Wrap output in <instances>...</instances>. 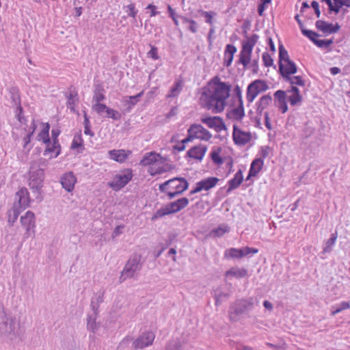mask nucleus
I'll list each match as a JSON object with an SVG mask.
<instances>
[{"label": "nucleus", "mask_w": 350, "mask_h": 350, "mask_svg": "<svg viewBox=\"0 0 350 350\" xmlns=\"http://www.w3.org/2000/svg\"><path fill=\"white\" fill-rule=\"evenodd\" d=\"M231 85L221 81L218 77H213L207 87L202 88L200 98L202 107L214 113L222 112L227 105L230 96Z\"/></svg>", "instance_id": "obj_1"}, {"label": "nucleus", "mask_w": 350, "mask_h": 350, "mask_svg": "<svg viewBox=\"0 0 350 350\" xmlns=\"http://www.w3.org/2000/svg\"><path fill=\"white\" fill-rule=\"evenodd\" d=\"M257 300L254 297L237 299L229 307L228 317L230 321L233 323L239 321L241 315L252 310Z\"/></svg>", "instance_id": "obj_2"}, {"label": "nucleus", "mask_w": 350, "mask_h": 350, "mask_svg": "<svg viewBox=\"0 0 350 350\" xmlns=\"http://www.w3.org/2000/svg\"><path fill=\"white\" fill-rule=\"evenodd\" d=\"M46 161L42 158L33 161L30 164L29 186L33 191L38 193L42 187L44 173L42 166H46Z\"/></svg>", "instance_id": "obj_3"}, {"label": "nucleus", "mask_w": 350, "mask_h": 350, "mask_svg": "<svg viewBox=\"0 0 350 350\" xmlns=\"http://www.w3.org/2000/svg\"><path fill=\"white\" fill-rule=\"evenodd\" d=\"M20 324L16 319L7 314L3 310L0 312V334L10 340H13L19 334Z\"/></svg>", "instance_id": "obj_4"}, {"label": "nucleus", "mask_w": 350, "mask_h": 350, "mask_svg": "<svg viewBox=\"0 0 350 350\" xmlns=\"http://www.w3.org/2000/svg\"><path fill=\"white\" fill-rule=\"evenodd\" d=\"M142 263L141 262V256L137 254H133L127 260L121 275L119 278L120 283L123 282L127 278L135 277L136 273L141 270Z\"/></svg>", "instance_id": "obj_5"}, {"label": "nucleus", "mask_w": 350, "mask_h": 350, "mask_svg": "<svg viewBox=\"0 0 350 350\" xmlns=\"http://www.w3.org/2000/svg\"><path fill=\"white\" fill-rule=\"evenodd\" d=\"M133 172L131 169L126 168L116 174L113 180L108 183L109 186L114 191H119L124 187L132 179Z\"/></svg>", "instance_id": "obj_6"}, {"label": "nucleus", "mask_w": 350, "mask_h": 350, "mask_svg": "<svg viewBox=\"0 0 350 350\" xmlns=\"http://www.w3.org/2000/svg\"><path fill=\"white\" fill-rule=\"evenodd\" d=\"M269 89L267 83L261 79H256L250 83L247 88L246 98L248 103H251L256 97L261 92H264Z\"/></svg>", "instance_id": "obj_7"}, {"label": "nucleus", "mask_w": 350, "mask_h": 350, "mask_svg": "<svg viewBox=\"0 0 350 350\" xmlns=\"http://www.w3.org/2000/svg\"><path fill=\"white\" fill-rule=\"evenodd\" d=\"M21 226L25 229V235L28 237L31 233H34L36 228L35 214L30 211L26 212L25 215L21 217Z\"/></svg>", "instance_id": "obj_8"}, {"label": "nucleus", "mask_w": 350, "mask_h": 350, "mask_svg": "<svg viewBox=\"0 0 350 350\" xmlns=\"http://www.w3.org/2000/svg\"><path fill=\"white\" fill-rule=\"evenodd\" d=\"M201 121L217 133L221 132L222 130H226V126L223 119L219 116L204 117L201 118Z\"/></svg>", "instance_id": "obj_9"}, {"label": "nucleus", "mask_w": 350, "mask_h": 350, "mask_svg": "<svg viewBox=\"0 0 350 350\" xmlns=\"http://www.w3.org/2000/svg\"><path fill=\"white\" fill-rule=\"evenodd\" d=\"M154 338L155 335L152 332L143 333L139 337L133 341V346L135 349H143L151 345Z\"/></svg>", "instance_id": "obj_10"}, {"label": "nucleus", "mask_w": 350, "mask_h": 350, "mask_svg": "<svg viewBox=\"0 0 350 350\" xmlns=\"http://www.w3.org/2000/svg\"><path fill=\"white\" fill-rule=\"evenodd\" d=\"M219 178L217 177H208L203 179L196 183V187L194 189L190 191V194L198 193L202 190L208 191L214 187L219 182Z\"/></svg>", "instance_id": "obj_11"}, {"label": "nucleus", "mask_w": 350, "mask_h": 350, "mask_svg": "<svg viewBox=\"0 0 350 350\" xmlns=\"http://www.w3.org/2000/svg\"><path fill=\"white\" fill-rule=\"evenodd\" d=\"M188 133H192L195 138L204 141H208L212 137L211 133L201 124H192L188 129Z\"/></svg>", "instance_id": "obj_12"}, {"label": "nucleus", "mask_w": 350, "mask_h": 350, "mask_svg": "<svg viewBox=\"0 0 350 350\" xmlns=\"http://www.w3.org/2000/svg\"><path fill=\"white\" fill-rule=\"evenodd\" d=\"M232 138L235 144L244 146L251 140V134L242 131L237 125H234Z\"/></svg>", "instance_id": "obj_13"}, {"label": "nucleus", "mask_w": 350, "mask_h": 350, "mask_svg": "<svg viewBox=\"0 0 350 350\" xmlns=\"http://www.w3.org/2000/svg\"><path fill=\"white\" fill-rule=\"evenodd\" d=\"M278 68L283 79H290V75L295 74L297 71L296 64L291 60L284 64H279Z\"/></svg>", "instance_id": "obj_14"}, {"label": "nucleus", "mask_w": 350, "mask_h": 350, "mask_svg": "<svg viewBox=\"0 0 350 350\" xmlns=\"http://www.w3.org/2000/svg\"><path fill=\"white\" fill-rule=\"evenodd\" d=\"M169 187L182 193L188 189L189 183L187 180L182 177H176L168 180Z\"/></svg>", "instance_id": "obj_15"}, {"label": "nucleus", "mask_w": 350, "mask_h": 350, "mask_svg": "<svg viewBox=\"0 0 350 350\" xmlns=\"http://www.w3.org/2000/svg\"><path fill=\"white\" fill-rule=\"evenodd\" d=\"M315 26L317 29L325 34L336 33L340 27L338 23L334 25L323 20L316 21Z\"/></svg>", "instance_id": "obj_16"}, {"label": "nucleus", "mask_w": 350, "mask_h": 350, "mask_svg": "<svg viewBox=\"0 0 350 350\" xmlns=\"http://www.w3.org/2000/svg\"><path fill=\"white\" fill-rule=\"evenodd\" d=\"M275 105L281 110L282 113L288 111V106L286 103V94L284 90H277L274 94Z\"/></svg>", "instance_id": "obj_17"}, {"label": "nucleus", "mask_w": 350, "mask_h": 350, "mask_svg": "<svg viewBox=\"0 0 350 350\" xmlns=\"http://www.w3.org/2000/svg\"><path fill=\"white\" fill-rule=\"evenodd\" d=\"M16 201H17L16 204L20 208L25 209L29 206L30 198L26 188H22L16 193Z\"/></svg>", "instance_id": "obj_18"}, {"label": "nucleus", "mask_w": 350, "mask_h": 350, "mask_svg": "<svg viewBox=\"0 0 350 350\" xmlns=\"http://www.w3.org/2000/svg\"><path fill=\"white\" fill-rule=\"evenodd\" d=\"M178 208L177 206V204L176 201L170 202V204H167L165 207L161 208L159 210L157 211V212L154 213V216L152 217V219L161 217L167 215L175 213L179 211Z\"/></svg>", "instance_id": "obj_19"}, {"label": "nucleus", "mask_w": 350, "mask_h": 350, "mask_svg": "<svg viewBox=\"0 0 350 350\" xmlns=\"http://www.w3.org/2000/svg\"><path fill=\"white\" fill-rule=\"evenodd\" d=\"M77 178L71 172L64 174L61 178L62 187L68 192L73 190Z\"/></svg>", "instance_id": "obj_20"}, {"label": "nucleus", "mask_w": 350, "mask_h": 350, "mask_svg": "<svg viewBox=\"0 0 350 350\" xmlns=\"http://www.w3.org/2000/svg\"><path fill=\"white\" fill-rule=\"evenodd\" d=\"M131 154V150H125L124 149L111 150L108 152L111 159L120 163H124Z\"/></svg>", "instance_id": "obj_21"}, {"label": "nucleus", "mask_w": 350, "mask_h": 350, "mask_svg": "<svg viewBox=\"0 0 350 350\" xmlns=\"http://www.w3.org/2000/svg\"><path fill=\"white\" fill-rule=\"evenodd\" d=\"M206 150L207 148L205 146H194L187 152V155L190 158L201 161L203 159Z\"/></svg>", "instance_id": "obj_22"}, {"label": "nucleus", "mask_w": 350, "mask_h": 350, "mask_svg": "<svg viewBox=\"0 0 350 350\" xmlns=\"http://www.w3.org/2000/svg\"><path fill=\"white\" fill-rule=\"evenodd\" d=\"M272 102V97L269 94L262 96L256 103V113L258 115H262L263 111Z\"/></svg>", "instance_id": "obj_23"}, {"label": "nucleus", "mask_w": 350, "mask_h": 350, "mask_svg": "<svg viewBox=\"0 0 350 350\" xmlns=\"http://www.w3.org/2000/svg\"><path fill=\"white\" fill-rule=\"evenodd\" d=\"M98 314V312H92V314H89L87 318V329L93 333H95L100 327V323L96 322Z\"/></svg>", "instance_id": "obj_24"}, {"label": "nucleus", "mask_w": 350, "mask_h": 350, "mask_svg": "<svg viewBox=\"0 0 350 350\" xmlns=\"http://www.w3.org/2000/svg\"><path fill=\"white\" fill-rule=\"evenodd\" d=\"M263 161L261 158L255 159L251 163L247 179L255 176L262 169Z\"/></svg>", "instance_id": "obj_25"}, {"label": "nucleus", "mask_w": 350, "mask_h": 350, "mask_svg": "<svg viewBox=\"0 0 350 350\" xmlns=\"http://www.w3.org/2000/svg\"><path fill=\"white\" fill-rule=\"evenodd\" d=\"M10 93L12 94V96H11L12 103L13 104V106H15L16 107L17 116H18V120L21 122L22 120H21V113L23 111V108L21 106V100H20L19 95L17 94V92L14 88L11 90Z\"/></svg>", "instance_id": "obj_26"}, {"label": "nucleus", "mask_w": 350, "mask_h": 350, "mask_svg": "<svg viewBox=\"0 0 350 350\" xmlns=\"http://www.w3.org/2000/svg\"><path fill=\"white\" fill-rule=\"evenodd\" d=\"M243 176L242 171L239 170L234 175V178L229 180L228 192L237 188L242 183Z\"/></svg>", "instance_id": "obj_27"}, {"label": "nucleus", "mask_w": 350, "mask_h": 350, "mask_svg": "<svg viewBox=\"0 0 350 350\" xmlns=\"http://www.w3.org/2000/svg\"><path fill=\"white\" fill-rule=\"evenodd\" d=\"M252 51H250V49H245L242 46V49L239 54V62L245 68L250 64L251 60V55Z\"/></svg>", "instance_id": "obj_28"}, {"label": "nucleus", "mask_w": 350, "mask_h": 350, "mask_svg": "<svg viewBox=\"0 0 350 350\" xmlns=\"http://www.w3.org/2000/svg\"><path fill=\"white\" fill-rule=\"evenodd\" d=\"M228 116L233 120H241L245 116L243 103H241L237 107L233 108L228 113Z\"/></svg>", "instance_id": "obj_29"}, {"label": "nucleus", "mask_w": 350, "mask_h": 350, "mask_svg": "<svg viewBox=\"0 0 350 350\" xmlns=\"http://www.w3.org/2000/svg\"><path fill=\"white\" fill-rule=\"evenodd\" d=\"M103 296L104 292L100 291L92 297L90 305L92 312H98L99 305L103 301Z\"/></svg>", "instance_id": "obj_30"}, {"label": "nucleus", "mask_w": 350, "mask_h": 350, "mask_svg": "<svg viewBox=\"0 0 350 350\" xmlns=\"http://www.w3.org/2000/svg\"><path fill=\"white\" fill-rule=\"evenodd\" d=\"M159 157V154L153 152L146 153L140 161V165L142 166H147L153 164L157 161V158Z\"/></svg>", "instance_id": "obj_31"}, {"label": "nucleus", "mask_w": 350, "mask_h": 350, "mask_svg": "<svg viewBox=\"0 0 350 350\" xmlns=\"http://www.w3.org/2000/svg\"><path fill=\"white\" fill-rule=\"evenodd\" d=\"M247 271L244 268L232 267L226 273V276H233L237 278H244L247 275Z\"/></svg>", "instance_id": "obj_32"}, {"label": "nucleus", "mask_w": 350, "mask_h": 350, "mask_svg": "<svg viewBox=\"0 0 350 350\" xmlns=\"http://www.w3.org/2000/svg\"><path fill=\"white\" fill-rule=\"evenodd\" d=\"M105 98L103 88L100 85H96L94 91L92 102L94 103H100Z\"/></svg>", "instance_id": "obj_33"}, {"label": "nucleus", "mask_w": 350, "mask_h": 350, "mask_svg": "<svg viewBox=\"0 0 350 350\" xmlns=\"http://www.w3.org/2000/svg\"><path fill=\"white\" fill-rule=\"evenodd\" d=\"M22 210V208H20L18 206L16 202H15L13 206V208L9 211L8 214V222L11 224L12 226L18 219V217Z\"/></svg>", "instance_id": "obj_34"}, {"label": "nucleus", "mask_w": 350, "mask_h": 350, "mask_svg": "<svg viewBox=\"0 0 350 350\" xmlns=\"http://www.w3.org/2000/svg\"><path fill=\"white\" fill-rule=\"evenodd\" d=\"M49 129L50 125L49 123H46L44 125L43 129L40 131V133L38 135V139L40 141H42L44 144H50V138H49Z\"/></svg>", "instance_id": "obj_35"}, {"label": "nucleus", "mask_w": 350, "mask_h": 350, "mask_svg": "<svg viewBox=\"0 0 350 350\" xmlns=\"http://www.w3.org/2000/svg\"><path fill=\"white\" fill-rule=\"evenodd\" d=\"M221 151V148L214 147L210 154L212 161L214 162V163L218 165H220L224 163L222 158L220 157Z\"/></svg>", "instance_id": "obj_36"}, {"label": "nucleus", "mask_w": 350, "mask_h": 350, "mask_svg": "<svg viewBox=\"0 0 350 350\" xmlns=\"http://www.w3.org/2000/svg\"><path fill=\"white\" fill-rule=\"evenodd\" d=\"M143 94L144 92L142 91L135 96H125L124 98V101L128 105L129 111L137 104Z\"/></svg>", "instance_id": "obj_37"}, {"label": "nucleus", "mask_w": 350, "mask_h": 350, "mask_svg": "<svg viewBox=\"0 0 350 350\" xmlns=\"http://www.w3.org/2000/svg\"><path fill=\"white\" fill-rule=\"evenodd\" d=\"M225 257L231 258H243V252L241 248H230L226 250L224 254Z\"/></svg>", "instance_id": "obj_38"}, {"label": "nucleus", "mask_w": 350, "mask_h": 350, "mask_svg": "<svg viewBox=\"0 0 350 350\" xmlns=\"http://www.w3.org/2000/svg\"><path fill=\"white\" fill-rule=\"evenodd\" d=\"M259 36L257 34H253L251 37L247 36V40L242 43V46L245 49H250L252 51L254 46L258 42Z\"/></svg>", "instance_id": "obj_39"}, {"label": "nucleus", "mask_w": 350, "mask_h": 350, "mask_svg": "<svg viewBox=\"0 0 350 350\" xmlns=\"http://www.w3.org/2000/svg\"><path fill=\"white\" fill-rule=\"evenodd\" d=\"M291 61L288 52L282 44L279 45V64H284Z\"/></svg>", "instance_id": "obj_40"}, {"label": "nucleus", "mask_w": 350, "mask_h": 350, "mask_svg": "<svg viewBox=\"0 0 350 350\" xmlns=\"http://www.w3.org/2000/svg\"><path fill=\"white\" fill-rule=\"evenodd\" d=\"M337 239V233H333L331 237L326 241L325 246L323 247V253H329L332 250V247L335 244Z\"/></svg>", "instance_id": "obj_41"}, {"label": "nucleus", "mask_w": 350, "mask_h": 350, "mask_svg": "<svg viewBox=\"0 0 350 350\" xmlns=\"http://www.w3.org/2000/svg\"><path fill=\"white\" fill-rule=\"evenodd\" d=\"M285 81L289 82L292 85H297L299 86H304L305 81L300 76L291 77L290 75V79H284Z\"/></svg>", "instance_id": "obj_42"}, {"label": "nucleus", "mask_w": 350, "mask_h": 350, "mask_svg": "<svg viewBox=\"0 0 350 350\" xmlns=\"http://www.w3.org/2000/svg\"><path fill=\"white\" fill-rule=\"evenodd\" d=\"M182 88L180 82H176L170 89L167 97L174 98L180 92Z\"/></svg>", "instance_id": "obj_43"}, {"label": "nucleus", "mask_w": 350, "mask_h": 350, "mask_svg": "<svg viewBox=\"0 0 350 350\" xmlns=\"http://www.w3.org/2000/svg\"><path fill=\"white\" fill-rule=\"evenodd\" d=\"M165 350H181L180 340L176 338L170 341L165 347Z\"/></svg>", "instance_id": "obj_44"}, {"label": "nucleus", "mask_w": 350, "mask_h": 350, "mask_svg": "<svg viewBox=\"0 0 350 350\" xmlns=\"http://www.w3.org/2000/svg\"><path fill=\"white\" fill-rule=\"evenodd\" d=\"M305 36L308 38L314 44V41L317 40V37L319 36V34L315 31L312 30H308L306 29H302L301 32Z\"/></svg>", "instance_id": "obj_45"}, {"label": "nucleus", "mask_w": 350, "mask_h": 350, "mask_svg": "<svg viewBox=\"0 0 350 350\" xmlns=\"http://www.w3.org/2000/svg\"><path fill=\"white\" fill-rule=\"evenodd\" d=\"M334 6V13L338 14L340 12V8L345 5L350 7V4H347L348 0H333Z\"/></svg>", "instance_id": "obj_46"}, {"label": "nucleus", "mask_w": 350, "mask_h": 350, "mask_svg": "<svg viewBox=\"0 0 350 350\" xmlns=\"http://www.w3.org/2000/svg\"><path fill=\"white\" fill-rule=\"evenodd\" d=\"M105 113L107 114L106 117L111 118L114 120H118L121 118V115L118 111H116L109 107H107V110L105 111Z\"/></svg>", "instance_id": "obj_47"}, {"label": "nucleus", "mask_w": 350, "mask_h": 350, "mask_svg": "<svg viewBox=\"0 0 350 350\" xmlns=\"http://www.w3.org/2000/svg\"><path fill=\"white\" fill-rule=\"evenodd\" d=\"M77 96V93L72 92L70 93L68 97L67 106L71 111H75V97Z\"/></svg>", "instance_id": "obj_48"}, {"label": "nucleus", "mask_w": 350, "mask_h": 350, "mask_svg": "<svg viewBox=\"0 0 350 350\" xmlns=\"http://www.w3.org/2000/svg\"><path fill=\"white\" fill-rule=\"evenodd\" d=\"M107 107H108L106 105L103 103H94L92 105V109L98 114L101 115L103 113L105 112Z\"/></svg>", "instance_id": "obj_49"}, {"label": "nucleus", "mask_w": 350, "mask_h": 350, "mask_svg": "<svg viewBox=\"0 0 350 350\" xmlns=\"http://www.w3.org/2000/svg\"><path fill=\"white\" fill-rule=\"evenodd\" d=\"M350 308V304L348 301L341 302L335 310L332 311L331 314L335 316L336 314L344 310L349 309Z\"/></svg>", "instance_id": "obj_50"}, {"label": "nucleus", "mask_w": 350, "mask_h": 350, "mask_svg": "<svg viewBox=\"0 0 350 350\" xmlns=\"http://www.w3.org/2000/svg\"><path fill=\"white\" fill-rule=\"evenodd\" d=\"M201 15L203 16L206 18V23L213 25V18L214 16L216 15V13L212 11L207 12V11H203L201 10Z\"/></svg>", "instance_id": "obj_51"}, {"label": "nucleus", "mask_w": 350, "mask_h": 350, "mask_svg": "<svg viewBox=\"0 0 350 350\" xmlns=\"http://www.w3.org/2000/svg\"><path fill=\"white\" fill-rule=\"evenodd\" d=\"M288 99L290 104L293 106H295L301 101L302 96L301 94H292L288 96Z\"/></svg>", "instance_id": "obj_52"}, {"label": "nucleus", "mask_w": 350, "mask_h": 350, "mask_svg": "<svg viewBox=\"0 0 350 350\" xmlns=\"http://www.w3.org/2000/svg\"><path fill=\"white\" fill-rule=\"evenodd\" d=\"M127 10H126V12H127L128 14V16L133 18L134 19H135V17H136V15H137V10L135 9V4L134 3H130L129 5H128L127 6L125 7Z\"/></svg>", "instance_id": "obj_53"}, {"label": "nucleus", "mask_w": 350, "mask_h": 350, "mask_svg": "<svg viewBox=\"0 0 350 350\" xmlns=\"http://www.w3.org/2000/svg\"><path fill=\"white\" fill-rule=\"evenodd\" d=\"M262 58V61L264 62V65L266 67H270V66H273V60L271 58V55L268 53H267V52L263 53Z\"/></svg>", "instance_id": "obj_54"}, {"label": "nucleus", "mask_w": 350, "mask_h": 350, "mask_svg": "<svg viewBox=\"0 0 350 350\" xmlns=\"http://www.w3.org/2000/svg\"><path fill=\"white\" fill-rule=\"evenodd\" d=\"M83 139L81 135H75L72 142L71 148L75 149L82 146Z\"/></svg>", "instance_id": "obj_55"}, {"label": "nucleus", "mask_w": 350, "mask_h": 350, "mask_svg": "<svg viewBox=\"0 0 350 350\" xmlns=\"http://www.w3.org/2000/svg\"><path fill=\"white\" fill-rule=\"evenodd\" d=\"M237 48L235 46L232 44H227L225 49V56L230 55L231 57H234V53L237 52Z\"/></svg>", "instance_id": "obj_56"}, {"label": "nucleus", "mask_w": 350, "mask_h": 350, "mask_svg": "<svg viewBox=\"0 0 350 350\" xmlns=\"http://www.w3.org/2000/svg\"><path fill=\"white\" fill-rule=\"evenodd\" d=\"M177 206L179 207V211L185 208L189 204V200L187 198H182L176 200Z\"/></svg>", "instance_id": "obj_57"}, {"label": "nucleus", "mask_w": 350, "mask_h": 350, "mask_svg": "<svg viewBox=\"0 0 350 350\" xmlns=\"http://www.w3.org/2000/svg\"><path fill=\"white\" fill-rule=\"evenodd\" d=\"M229 231V227L226 225L219 226L214 230V232L219 237L224 235L226 232Z\"/></svg>", "instance_id": "obj_58"}, {"label": "nucleus", "mask_w": 350, "mask_h": 350, "mask_svg": "<svg viewBox=\"0 0 350 350\" xmlns=\"http://www.w3.org/2000/svg\"><path fill=\"white\" fill-rule=\"evenodd\" d=\"M229 296V294L226 293H220L219 294L215 293V297L216 305H219L224 299H228Z\"/></svg>", "instance_id": "obj_59"}, {"label": "nucleus", "mask_w": 350, "mask_h": 350, "mask_svg": "<svg viewBox=\"0 0 350 350\" xmlns=\"http://www.w3.org/2000/svg\"><path fill=\"white\" fill-rule=\"evenodd\" d=\"M241 250L243 252V257L246 256L250 254H256L258 252L257 249L249 247H243L241 248Z\"/></svg>", "instance_id": "obj_60"}, {"label": "nucleus", "mask_w": 350, "mask_h": 350, "mask_svg": "<svg viewBox=\"0 0 350 350\" xmlns=\"http://www.w3.org/2000/svg\"><path fill=\"white\" fill-rule=\"evenodd\" d=\"M271 150V148L269 146H262L260 150V156L261 159L263 160L264 159L267 158L269 156V152Z\"/></svg>", "instance_id": "obj_61"}, {"label": "nucleus", "mask_w": 350, "mask_h": 350, "mask_svg": "<svg viewBox=\"0 0 350 350\" xmlns=\"http://www.w3.org/2000/svg\"><path fill=\"white\" fill-rule=\"evenodd\" d=\"M148 56L152 58L153 59H158L159 56L157 54V48L156 46H151V49L148 53Z\"/></svg>", "instance_id": "obj_62"}, {"label": "nucleus", "mask_w": 350, "mask_h": 350, "mask_svg": "<svg viewBox=\"0 0 350 350\" xmlns=\"http://www.w3.org/2000/svg\"><path fill=\"white\" fill-rule=\"evenodd\" d=\"M234 94L239 99V104L243 103L242 98V92L241 88L237 85L234 89Z\"/></svg>", "instance_id": "obj_63"}, {"label": "nucleus", "mask_w": 350, "mask_h": 350, "mask_svg": "<svg viewBox=\"0 0 350 350\" xmlns=\"http://www.w3.org/2000/svg\"><path fill=\"white\" fill-rule=\"evenodd\" d=\"M60 131L59 130L53 129L51 131V136L53 139V142H54L55 146H59V142L57 139V137L59 136Z\"/></svg>", "instance_id": "obj_64"}]
</instances>
